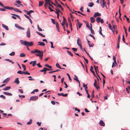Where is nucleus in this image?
Segmentation results:
<instances>
[{"label": "nucleus", "mask_w": 130, "mask_h": 130, "mask_svg": "<svg viewBox=\"0 0 130 130\" xmlns=\"http://www.w3.org/2000/svg\"><path fill=\"white\" fill-rule=\"evenodd\" d=\"M82 41L80 39L78 38L77 40V45L79 46L80 48L81 49H82V47L81 44Z\"/></svg>", "instance_id": "f257e3e1"}, {"label": "nucleus", "mask_w": 130, "mask_h": 130, "mask_svg": "<svg viewBox=\"0 0 130 130\" xmlns=\"http://www.w3.org/2000/svg\"><path fill=\"white\" fill-rule=\"evenodd\" d=\"M33 45V43L32 42H28L26 41L25 46H32Z\"/></svg>", "instance_id": "f03ea898"}, {"label": "nucleus", "mask_w": 130, "mask_h": 130, "mask_svg": "<svg viewBox=\"0 0 130 130\" xmlns=\"http://www.w3.org/2000/svg\"><path fill=\"white\" fill-rule=\"evenodd\" d=\"M38 96H34L31 97L29 100L32 101H35L38 99Z\"/></svg>", "instance_id": "7ed1b4c3"}, {"label": "nucleus", "mask_w": 130, "mask_h": 130, "mask_svg": "<svg viewBox=\"0 0 130 130\" xmlns=\"http://www.w3.org/2000/svg\"><path fill=\"white\" fill-rule=\"evenodd\" d=\"M94 86L97 90L100 89L99 85L98 84H97V81L96 79L95 80V82L94 83Z\"/></svg>", "instance_id": "20e7f679"}, {"label": "nucleus", "mask_w": 130, "mask_h": 130, "mask_svg": "<svg viewBox=\"0 0 130 130\" xmlns=\"http://www.w3.org/2000/svg\"><path fill=\"white\" fill-rule=\"evenodd\" d=\"M96 21L98 23L101 22L102 23H104L103 19H101V18L100 17H98L96 18Z\"/></svg>", "instance_id": "39448f33"}, {"label": "nucleus", "mask_w": 130, "mask_h": 130, "mask_svg": "<svg viewBox=\"0 0 130 130\" xmlns=\"http://www.w3.org/2000/svg\"><path fill=\"white\" fill-rule=\"evenodd\" d=\"M39 53V54H36L35 55L37 56H39V58L40 59H42L43 54L42 51H41V53Z\"/></svg>", "instance_id": "423d86ee"}, {"label": "nucleus", "mask_w": 130, "mask_h": 130, "mask_svg": "<svg viewBox=\"0 0 130 130\" xmlns=\"http://www.w3.org/2000/svg\"><path fill=\"white\" fill-rule=\"evenodd\" d=\"M31 53L32 54H35L36 53H41V51L38 50L36 49L34 51H31Z\"/></svg>", "instance_id": "0eeeda50"}, {"label": "nucleus", "mask_w": 130, "mask_h": 130, "mask_svg": "<svg viewBox=\"0 0 130 130\" xmlns=\"http://www.w3.org/2000/svg\"><path fill=\"white\" fill-rule=\"evenodd\" d=\"M101 5L102 7L104 8L106 6V3L104 0H101Z\"/></svg>", "instance_id": "6e6552de"}, {"label": "nucleus", "mask_w": 130, "mask_h": 130, "mask_svg": "<svg viewBox=\"0 0 130 130\" xmlns=\"http://www.w3.org/2000/svg\"><path fill=\"white\" fill-rule=\"evenodd\" d=\"M26 35L28 37H30V30L29 28H28L26 32Z\"/></svg>", "instance_id": "1a4fd4ad"}, {"label": "nucleus", "mask_w": 130, "mask_h": 130, "mask_svg": "<svg viewBox=\"0 0 130 130\" xmlns=\"http://www.w3.org/2000/svg\"><path fill=\"white\" fill-rule=\"evenodd\" d=\"M4 8L5 9H8L9 10H12L13 9V7H10L8 6H5L4 7Z\"/></svg>", "instance_id": "9d476101"}, {"label": "nucleus", "mask_w": 130, "mask_h": 130, "mask_svg": "<svg viewBox=\"0 0 130 130\" xmlns=\"http://www.w3.org/2000/svg\"><path fill=\"white\" fill-rule=\"evenodd\" d=\"M12 10H13L14 11L17 12H19L20 13H22V11H21L17 8L13 7V9Z\"/></svg>", "instance_id": "9b49d317"}, {"label": "nucleus", "mask_w": 130, "mask_h": 130, "mask_svg": "<svg viewBox=\"0 0 130 130\" xmlns=\"http://www.w3.org/2000/svg\"><path fill=\"white\" fill-rule=\"evenodd\" d=\"M99 124L100 125L102 126H104L105 125V124L104 122L102 120L100 121L99 122Z\"/></svg>", "instance_id": "f8f14e48"}, {"label": "nucleus", "mask_w": 130, "mask_h": 130, "mask_svg": "<svg viewBox=\"0 0 130 130\" xmlns=\"http://www.w3.org/2000/svg\"><path fill=\"white\" fill-rule=\"evenodd\" d=\"M55 10H56V11H54L57 14L59 13V12L61 13V12L60 10L59 9L57 8V7H56V8L55 9Z\"/></svg>", "instance_id": "ddd939ff"}, {"label": "nucleus", "mask_w": 130, "mask_h": 130, "mask_svg": "<svg viewBox=\"0 0 130 130\" xmlns=\"http://www.w3.org/2000/svg\"><path fill=\"white\" fill-rule=\"evenodd\" d=\"M38 43L39 44H38V45L40 46H44L45 45V43L43 42H38Z\"/></svg>", "instance_id": "4468645a"}, {"label": "nucleus", "mask_w": 130, "mask_h": 130, "mask_svg": "<svg viewBox=\"0 0 130 130\" xmlns=\"http://www.w3.org/2000/svg\"><path fill=\"white\" fill-rule=\"evenodd\" d=\"M93 69V68L92 67V66H91L90 67V71L92 73H93L94 75L95 76V77H96V75L95 74V73H94V72L92 70Z\"/></svg>", "instance_id": "2eb2a0df"}, {"label": "nucleus", "mask_w": 130, "mask_h": 130, "mask_svg": "<svg viewBox=\"0 0 130 130\" xmlns=\"http://www.w3.org/2000/svg\"><path fill=\"white\" fill-rule=\"evenodd\" d=\"M87 40L88 42V44L89 45V47H93L94 45V44H91V45L90 42L89 41L88 39H87Z\"/></svg>", "instance_id": "dca6fc26"}, {"label": "nucleus", "mask_w": 130, "mask_h": 130, "mask_svg": "<svg viewBox=\"0 0 130 130\" xmlns=\"http://www.w3.org/2000/svg\"><path fill=\"white\" fill-rule=\"evenodd\" d=\"M101 14L100 13L98 12H96L95 13V14L94 15V17H96V16H100Z\"/></svg>", "instance_id": "f3484780"}, {"label": "nucleus", "mask_w": 130, "mask_h": 130, "mask_svg": "<svg viewBox=\"0 0 130 130\" xmlns=\"http://www.w3.org/2000/svg\"><path fill=\"white\" fill-rule=\"evenodd\" d=\"M56 26L57 29V31L58 32H59L60 31H59V25L57 22L56 23Z\"/></svg>", "instance_id": "a211bd4d"}, {"label": "nucleus", "mask_w": 130, "mask_h": 130, "mask_svg": "<svg viewBox=\"0 0 130 130\" xmlns=\"http://www.w3.org/2000/svg\"><path fill=\"white\" fill-rule=\"evenodd\" d=\"M10 80L9 78H7L5 79L3 82V83H5L8 82Z\"/></svg>", "instance_id": "6ab92c4d"}, {"label": "nucleus", "mask_w": 130, "mask_h": 130, "mask_svg": "<svg viewBox=\"0 0 130 130\" xmlns=\"http://www.w3.org/2000/svg\"><path fill=\"white\" fill-rule=\"evenodd\" d=\"M2 27L3 28H4L6 30H9L7 26L5 25V24H2Z\"/></svg>", "instance_id": "aec40b11"}, {"label": "nucleus", "mask_w": 130, "mask_h": 130, "mask_svg": "<svg viewBox=\"0 0 130 130\" xmlns=\"http://www.w3.org/2000/svg\"><path fill=\"white\" fill-rule=\"evenodd\" d=\"M3 94H5L6 95L11 96L12 95V94L11 93H9L6 92H3Z\"/></svg>", "instance_id": "412c9836"}, {"label": "nucleus", "mask_w": 130, "mask_h": 130, "mask_svg": "<svg viewBox=\"0 0 130 130\" xmlns=\"http://www.w3.org/2000/svg\"><path fill=\"white\" fill-rule=\"evenodd\" d=\"M15 83L17 84H18L20 83V81H19V78H17L15 79Z\"/></svg>", "instance_id": "4be33fe9"}, {"label": "nucleus", "mask_w": 130, "mask_h": 130, "mask_svg": "<svg viewBox=\"0 0 130 130\" xmlns=\"http://www.w3.org/2000/svg\"><path fill=\"white\" fill-rule=\"evenodd\" d=\"M44 69H45V71H44V72L43 74H46V71H50V70H53L52 69H48L47 68H45Z\"/></svg>", "instance_id": "5701e85b"}, {"label": "nucleus", "mask_w": 130, "mask_h": 130, "mask_svg": "<svg viewBox=\"0 0 130 130\" xmlns=\"http://www.w3.org/2000/svg\"><path fill=\"white\" fill-rule=\"evenodd\" d=\"M74 76L75 77V78H74V80L77 81L78 82V83L79 84V86H80V82L79 81L78 79V78L75 75H74Z\"/></svg>", "instance_id": "b1692460"}, {"label": "nucleus", "mask_w": 130, "mask_h": 130, "mask_svg": "<svg viewBox=\"0 0 130 130\" xmlns=\"http://www.w3.org/2000/svg\"><path fill=\"white\" fill-rule=\"evenodd\" d=\"M20 43L22 44H23L24 45H25L26 42V41H24L22 40H20Z\"/></svg>", "instance_id": "393cba45"}, {"label": "nucleus", "mask_w": 130, "mask_h": 130, "mask_svg": "<svg viewBox=\"0 0 130 130\" xmlns=\"http://www.w3.org/2000/svg\"><path fill=\"white\" fill-rule=\"evenodd\" d=\"M90 19L91 22V23H93L95 22V19L93 17H90Z\"/></svg>", "instance_id": "a878e982"}, {"label": "nucleus", "mask_w": 130, "mask_h": 130, "mask_svg": "<svg viewBox=\"0 0 130 130\" xmlns=\"http://www.w3.org/2000/svg\"><path fill=\"white\" fill-rule=\"evenodd\" d=\"M34 12V11L32 10H30L29 11L27 12V14L29 15V16H30V14L31 13L33 12Z\"/></svg>", "instance_id": "bb28decb"}, {"label": "nucleus", "mask_w": 130, "mask_h": 130, "mask_svg": "<svg viewBox=\"0 0 130 130\" xmlns=\"http://www.w3.org/2000/svg\"><path fill=\"white\" fill-rule=\"evenodd\" d=\"M102 28L101 27H100V29H99V32L100 34L101 35H102L103 36V35L102 32Z\"/></svg>", "instance_id": "cd10ccee"}, {"label": "nucleus", "mask_w": 130, "mask_h": 130, "mask_svg": "<svg viewBox=\"0 0 130 130\" xmlns=\"http://www.w3.org/2000/svg\"><path fill=\"white\" fill-rule=\"evenodd\" d=\"M36 32L38 35H39L41 36V37H45V35H44L40 33L39 32L37 31Z\"/></svg>", "instance_id": "c85d7f7f"}, {"label": "nucleus", "mask_w": 130, "mask_h": 130, "mask_svg": "<svg viewBox=\"0 0 130 130\" xmlns=\"http://www.w3.org/2000/svg\"><path fill=\"white\" fill-rule=\"evenodd\" d=\"M11 88L10 87H7L3 89V90L5 91H6L7 90H9Z\"/></svg>", "instance_id": "c756f323"}, {"label": "nucleus", "mask_w": 130, "mask_h": 130, "mask_svg": "<svg viewBox=\"0 0 130 130\" xmlns=\"http://www.w3.org/2000/svg\"><path fill=\"white\" fill-rule=\"evenodd\" d=\"M25 54L23 53H20V56L21 57H25Z\"/></svg>", "instance_id": "7c9ffc66"}, {"label": "nucleus", "mask_w": 130, "mask_h": 130, "mask_svg": "<svg viewBox=\"0 0 130 130\" xmlns=\"http://www.w3.org/2000/svg\"><path fill=\"white\" fill-rule=\"evenodd\" d=\"M11 14L12 15H14L16 17H17L20 20H21V18L20 16L19 15H18L15 14H12V13Z\"/></svg>", "instance_id": "2f4dec72"}, {"label": "nucleus", "mask_w": 130, "mask_h": 130, "mask_svg": "<svg viewBox=\"0 0 130 130\" xmlns=\"http://www.w3.org/2000/svg\"><path fill=\"white\" fill-rule=\"evenodd\" d=\"M43 1H40L39 2V7L43 5Z\"/></svg>", "instance_id": "473e14b6"}, {"label": "nucleus", "mask_w": 130, "mask_h": 130, "mask_svg": "<svg viewBox=\"0 0 130 130\" xmlns=\"http://www.w3.org/2000/svg\"><path fill=\"white\" fill-rule=\"evenodd\" d=\"M94 5V4L93 3L91 2L89 3L88 6L90 7H92Z\"/></svg>", "instance_id": "72a5a7b5"}, {"label": "nucleus", "mask_w": 130, "mask_h": 130, "mask_svg": "<svg viewBox=\"0 0 130 130\" xmlns=\"http://www.w3.org/2000/svg\"><path fill=\"white\" fill-rule=\"evenodd\" d=\"M23 74H24L25 75L27 74L28 75H30V73L28 72L27 71H26L25 72H23Z\"/></svg>", "instance_id": "f704fd0d"}, {"label": "nucleus", "mask_w": 130, "mask_h": 130, "mask_svg": "<svg viewBox=\"0 0 130 130\" xmlns=\"http://www.w3.org/2000/svg\"><path fill=\"white\" fill-rule=\"evenodd\" d=\"M94 68L95 71L96 72V73H97V71H98V66L96 67L95 66H94Z\"/></svg>", "instance_id": "c9c22d12"}, {"label": "nucleus", "mask_w": 130, "mask_h": 130, "mask_svg": "<svg viewBox=\"0 0 130 130\" xmlns=\"http://www.w3.org/2000/svg\"><path fill=\"white\" fill-rule=\"evenodd\" d=\"M32 122V119H30L29 121L27 123V125H30L31 123Z\"/></svg>", "instance_id": "e433bc0d"}, {"label": "nucleus", "mask_w": 130, "mask_h": 130, "mask_svg": "<svg viewBox=\"0 0 130 130\" xmlns=\"http://www.w3.org/2000/svg\"><path fill=\"white\" fill-rule=\"evenodd\" d=\"M45 0V3L48 4L49 5V4H50V0Z\"/></svg>", "instance_id": "4c0bfd02"}, {"label": "nucleus", "mask_w": 130, "mask_h": 130, "mask_svg": "<svg viewBox=\"0 0 130 130\" xmlns=\"http://www.w3.org/2000/svg\"><path fill=\"white\" fill-rule=\"evenodd\" d=\"M90 30L91 33L92 34H95V32H94L93 30L92 29V28H91V29H90Z\"/></svg>", "instance_id": "58836bf2"}, {"label": "nucleus", "mask_w": 130, "mask_h": 130, "mask_svg": "<svg viewBox=\"0 0 130 130\" xmlns=\"http://www.w3.org/2000/svg\"><path fill=\"white\" fill-rule=\"evenodd\" d=\"M77 24L79 28H80L82 25V23L80 22V23H77Z\"/></svg>", "instance_id": "ea45409f"}, {"label": "nucleus", "mask_w": 130, "mask_h": 130, "mask_svg": "<svg viewBox=\"0 0 130 130\" xmlns=\"http://www.w3.org/2000/svg\"><path fill=\"white\" fill-rule=\"evenodd\" d=\"M67 52L68 54L71 56H73V54H72V53L71 52L69 51H67Z\"/></svg>", "instance_id": "a19ab883"}, {"label": "nucleus", "mask_w": 130, "mask_h": 130, "mask_svg": "<svg viewBox=\"0 0 130 130\" xmlns=\"http://www.w3.org/2000/svg\"><path fill=\"white\" fill-rule=\"evenodd\" d=\"M83 87L84 88L85 90H87V89L88 88V87H87V85H85L84 83L83 84Z\"/></svg>", "instance_id": "79ce46f5"}, {"label": "nucleus", "mask_w": 130, "mask_h": 130, "mask_svg": "<svg viewBox=\"0 0 130 130\" xmlns=\"http://www.w3.org/2000/svg\"><path fill=\"white\" fill-rule=\"evenodd\" d=\"M15 53L14 52H12L11 53L9 54V55L10 56H14L15 55Z\"/></svg>", "instance_id": "37998d69"}, {"label": "nucleus", "mask_w": 130, "mask_h": 130, "mask_svg": "<svg viewBox=\"0 0 130 130\" xmlns=\"http://www.w3.org/2000/svg\"><path fill=\"white\" fill-rule=\"evenodd\" d=\"M14 3H16V4L18 3L19 4H20L21 3V2L19 0H17L15 1Z\"/></svg>", "instance_id": "c03bdc74"}, {"label": "nucleus", "mask_w": 130, "mask_h": 130, "mask_svg": "<svg viewBox=\"0 0 130 130\" xmlns=\"http://www.w3.org/2000/svg\"><path fill=\"white\" fill-rule=\"evenodd\" d=\"M36 61L35 60L34 61H33V62H32V66L33 67H34L35 65L36 64Z\"/></svg>", "instance_id": "a18cd8bd"}, {"label": "nucleus", "mask_w": 130, "mask_h": 130, "mask_svg": "<svg viewBox=\"0 0 130 130\" xmlns=\"http://www.w3.org/2000/svg\"><path fill=\"white\" fill-rule=\"evenodd\" d=\"M45 66L46 67L50 69H51L52 68V66H49V65L48 64H46L45 65Z\"/></svg>", "instance_id": "49530a36"}, {"label": "nucleus", "mask_w": 130, "mask_h": 130, "mask_svg": "<svg viewBox=\"0 0 130 130\" xmlns=\"http://www.w3.org/2000/svg\"><path fill=\"white\" fill-rule=\"evenodd\" d=\"M56 66L57 68L59 69H61L60 67V66L59 64L58 63H57L56 64Z\"/></svg>", "instance_id": "de8ad7c7"}, {"label": "nucleus", "mask_w": 130, "mask_h": 130, "mask_svg": "<svg viewBox=\"0 0 130 130\" xmlns=\"http://www.w3.org/2000/svg\"><path fill=\"white\" fill-rule=\"evenodd\" d=\"M51 20L52 22L54 24H55V20L54 19H51Z\"/></svg>", "instance_id": "09e8293b"}, {"label": "nucleus", "mask_w": 130, "mask_h": 130, "mask_svg": "<svg viewBox=\"0 0 130 130\" xmlns=\"http://www.w3.org/2000/svg\"><path fill=\"white\" fill-rule=\"evenodd\" d=\"M23 72H22L20 70L17 72V73L20 74H23Z\"/></svg>", "instance_id": "8fccbe9b"}, {"label": "nucleus", "mask_w": 130, "mask_h": 130, "mask_svg": "<svg viewBox=\"0 0 130 130\" xmlns=\"http://www.w3.org/2000/svg\"><path fill=\"white\" fill-rule=\"evenodd\" d=\"M0 97L1 98H2L4 99H6L5 97L3 95H1L0 96Z\"/></svg>", "instance_id": "3c124183"}, {"label": "nucleus", "mask_w": 130, "mask_h": 130, "mask_svg": "<svg viewBox=\"0 0 130 130\" xmlns=\"http://www.w3.org/2000/svg\"><path fill=\"white\" fill-rule=\"evenodd\" d=\"M22 65L23 68H24V71H25L26 70L25 66L23 64H22Z\"/></svg>", "instance_id": "603ef678"}, {"label": "nucleus", "mask_w": 130, "mask_h": 130, "mask_svg": "<svg viewBox=\"0 0 130 130\" xmlns=\"http://www.w3.org/2000/svg\"><path fill=\"white\" fill-rule=\"evenodd\" d=\"M67 75L69 77V79L71 80V81H72V79H71V78L70 77V75H69V74L67 73Z\"/></svg>", "instance_id": "864d4df0"}, {"label": "nucleus", "mask_w": 130, "mask_h": 130, "mask_svg": "<svg viewBox=\"0 0 130 130\" xmlns=\"http://www.w3.org/2000/svg\"><path fill=\"white\" fill-rule=\"evenodd\" d=\"M113 59L114 61V62L116 63V64H117L116 62V58L115 56H113Z\"/></svg>", "instance_id": "5fc2aeb1"}, {"label": "nucleus", "mask_w": 130, "mask_h": 130, "mask_svg": "<svg viewBox=\"0 0 130 130\" xmlns=\"http://www.w3.org/2000/svg\"><path fill=\"white\" fill-rule=\"evenodd\" d=\"M89 36H91V37L92 38H93L94 39H95V38L94 37V36H93V35H91V34H90L89 35Z\"/></svg>", "instance_id": "6e6d98bb"}, {"label": "nucleus", "mask_w": 130, "mask_h": 130, "mask_svg": "<svg viewBox=\"0 0 130 130\" xmlns=\"http://www.w3.org/2000/svg\"><path fill=\"white\" fill-rule=\"evenodd\" d=\"M83 57L84 58L85 60L86 61V63L87 64H88V60L87 59H86L84 56H83Z\"/></svg>", "instance_id": "4d7b16f0"}, {"label": "nucleus", "mask_w": 130, "mask_h": 130, "mask_svg": "<svg viewBox=\"0 0 130 130\" xmlns=\"http://www.w3.org/2000/svg\"><path fill=\"white\" fill-rule=\"evenodd\" d=\"M72 49L73 51L75 52H77V49L76 48H72Z\"/></svg>", "instance_id": "13d9d810"}, {"label": "nucleus", "mask_w": 130, "mask_h": 130, "mask_svg": "<svg viewBox=\"0 0 130 130\" xmlns=\"http://www.w3.org/2000/svg\"><path fill=\"white\" fill-rule=\"evenodd\" d=\"M48 8L49 9L50 11H51L52 12V11H54V10L53 9H52L51 7H50V6H48Z\"/></svg>", "instance_id": "bf43d9fd"}, {"label": "nucleus", "mask_w": 130, "mask_h": 130, "mask_svg": "<svg viewBox=\"0 0 130 130\" xmlns=\"http://www.w3.org/2000/svg\"><path fill=\"white\" fill-rule=\"evenodd\" d=\"M50 43L51 44V47L53 48H54V47L53 46V42H50Z\"/></svg>", "instance_id": "052dcab7"}, {"label": "nucleus", "mask_w": 130, "mask_h": 130, "mask_svg": "<svg viewBox=\"0 0 130 130\" xmlns=\"http://www.w3.org/2000/svg\"><path fill=\"white\" fill-rule=\"evenodd\" d=\"M120 40V35H118V42L119 43Z\"/></svg>", "instance_id": "680f3d73"}, {"label": "nucleus", "mask_w": 130, "mask_h": 130, "mask_svg": "<svg viewBox=\"0 0 130 130\" xmlns=\"http://www.w3.org/2000/svg\"><path fill=\"white\" fill-rule=\"evenodd\" d=\"M122 40L124 43H125V38H124V35H123Z\"/></svg>", "instance_id": "e2e57ef3"}, {"label": "nucleus", "mask_w": 130, "mask_h": 130, "mask_svg": "<svg viewBox=\"0 0 130 130\" xmlns=\"http://www.w3.org/2000/svg\"><path fill=\"white\" fill-rule=\"evenodd\" d=\"M57 95L58 96H62L63 95V93H57Z\"/></svg>", "instance_id": "0e129e2a"}, {"label": "nucleus", "mask_w": 130, "mask_h": 130, "mask_svg": "<svg viewBox=\"0 0 130 130\" xmlns=\"http://www.w3.org/2000/svg\"><path fill=\"white\" fill-rule=\"evenodd\" d=\"M48 4H46L45 3L44 6L45 8V9H46L47 8V6H48Z\"/></svg>", "instance_id": "69168bd1"}, {"label": "nucleus", "mask_w": 130, "mask_h": 130, "mask_svg": "<svg viewBox=\"0 0 130 130\" xmlns=\"http://www.w3.org/2000/svg\"><path fill=\"white\" fill-rule=\"evenodd\" d=\"M18 28L22 30H24V28L20 26H19V27H18Z\"/></svg>", "instance_id": "338daca9"}, {"label": "nucleus", "mask_w": 130, "mask_h": 130, "mask_svg": "<svg viewBox=\"0 0 130 130\" xmlns=\"http://www.w3.org/2000/svg\"><path fill=\"white\" fill-rule=\"evenodd\" d=\"M37 65L39 68H41L42 67V66L40 64V63H38L37 64Z\"/></svg>", "instance_id": "774afa93"}]
</instances>
